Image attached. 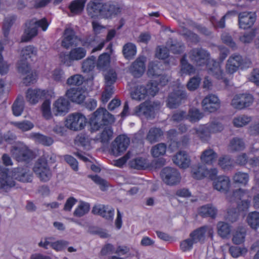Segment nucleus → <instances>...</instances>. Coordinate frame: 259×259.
I'll list each match as a JSON object with an SVG mask.
<instances>
[{
  "instance_id": "f257e3e1",
  "label": "nucleus",
  "mask_w": 259,
  "mask_h": 259,
  "mask_svg": "<svg viewBox=\"0 0 259 259\" xmlns=\"http://www.w3.org/2000/svg\"><path fill=\"white\" fill-rule=\"evenodd\" d=\"M188 58L196 66L206 65L208 73L216 78L222 80L226 85L228 80L224 77V73L222 69L220 63L210 59V54L206 50L199 48L191 50L188 53Z\"/></svg>"
},
{
  "instance_id": "f03ea898",
  "label": "nucleus",
  "mask_w": 259,
  "mask_h": 259,
  "mask_svg": "<svg viewBox=\"0 0 259 259\" xmlns=\"http://www.w3.org/2000/svg\"><path fill=\"white\" fill-rule=\"evenodd\" d=\"M37 54V50L32 46H28L24 48L21 52L22 60L18 64V70L19 73L25 75L23 82L28 85L33 83L36 79V73L33 72L27 62L23 60H28L35 57Z\"/></svg>"
},
{
  "instance_id": "7ed1b4c3",
  "label": "nucleus",
  "mask_w": 259,
  "mask_h": 259,
  "mask_svg": "<svg viewBox=\"0 0 259 259\" xmlns=\"http://www.w3.org/2000/svg\"><path fill=\"white\" fill-rule=\"evenodd\" d=\"M15 180L24 182L28 183L32 181L33 175L31 171L27 167H19L14 169L12 177L6 171L0 175V189L8 190L15 186Z\"/></svg>"
},
{
  "instance_id": "20e7f679",
  "label": "nucleus",
  "mask_w": 259,
  "mask_h": 259,
  "mask_svg": "<svg viewBox=\"0 0 259 259\" xmlns=\"http://www.w3.org/2000/svg\"><path fill=\"white\" fill-rule=\"evenodd\" d=\"M114 116L105 108H98L92 115L90 122L92 132L98 131L102 126L114 122Z\"/></svg>"
},
{
  "instance_id": "39448f33",
  "label": "nucleus",
  "mask_w": 259,
  "mask_h": 259,
  "mask_svg": "<svg viewBox=\"0 0 259 259\" xmlns=\"http://www.w3.org/2000/svg\"><path fill=\"white\" fill-rule=\"evenodd\" d=\"M49 23L45 18L40 20L32 19L26 23V29L22 37L23 41H27L37 34V28L40 27L44 31L47 30Z\"/></svg>"
},
{
  "instance_id": "423d86ee",
  "label": "nucleus",
  "mask_w": 259,
  "mask_h": 259,
  "mask_svg": "<svg viewBox=\"0 0 259 259\" xmlns=\"http://www.w3.org/2000/svg\"><path fill=\"white\" fill-rule=\"evenodd\" d=\"M33 171L38 180L44 183L48 182L53 177V171L48 162L43 159H38L35 162Z\"/></svg>"
},
{
  "instance_id": "0eeeda50",
  "label": "nucleus",
  "mask_w": 259,
  "mask_h": 259,
  "mask_svg": "<svg viewBox=\"0 0 259 259\" xmlns=\"http://www.w3.org/2000/svg\"><path fill=\"white\" fill-rule=\"evenodd\" d=\"M87 119L81 113L75 112L68 115L65 120V126L73 131L83 130L87 124Z\"/></svg>"
},
{
  "instance_id": "6e6552de",
  "label": "nucleus",
  "mask_w": 259,
  "mask_h": 259,
  "mask_svg": "<svg viewBox=\"0 0 259 259\" xmlns=\"http://www.w3.org/2000/svg\"><path fill=\"white\" fill-rule=\"evenodd\" d=\"M250 61L245 60L240 55L234 54L229 57L226 64V71L229 74H233L238 70L248 67Z\"/></svg>"
},
{
  "instance_id": "1a4fd4ad",
  "label": "nucleus",
  "mask_w": 259,
  "mask_h": 259,
  "mask_svg": "<svg viewBox=\"0 0 259 259\" xmlns=\"http://www.w3.org/2000/svg\"><path fill=\"white\" fill-rule=\"evenodd\" d=\"M213 235L212 227L210 226H204L192 231L190 234V237L192 238L196 244H201L205 242L207 238H212Z\"/></svg>"
},
{
  "instance_id": "9d476101",
  "label": "nucleus",
  "mask_w": 259,
  "mask_h": 259,
  "mask_svg": "<svg viewBox=\"0 0 259 259\" xmlns=\"http://www.w3.org/2000/svg\"><path fill=\"white\" fill-rule=\"evenodd\" d=\"M81 38L76 35L74 30L70 27H66L63 32L61 46L66 49L78 45Z\"/></svg>"
},
{
  "instance_id": "9b49d317",
  "label": "nucleus",
  "mask_w": 259,
  "mask_h": 259,
  "mask_svg": "<svg viewBox=\"0 0 259 259\" xmlns=\"http://www.w3.org/2000/svg\"><path fill=\"white\" fill-rule=\"evenodd\" d=\"M160 175L163 181L168 185L177 184L181 179L179 171L176 168L169 167L163 168Z\"/></svg>"
},
{
  "instance_id": "f8f14e48",
  "label": "nucleus",
  "mask_w": 259,
  "mask_h": 259,
  "mask_svg": "<svg viewBox=\"0 0 259 259\" xmlns=\"http://www.w3.org/2000/svg\"><path fill=\"white\" fill-rule=\"evenodd\" d=\"M130 143V139L125 135L118 136L112 143L111 153L116 156L120 155L127 149Z\"/></svg>"
},
{
  "instance_id": "ddd939ff",
  "label": "nucleus",
  "mask_w": 259,
  "mask_h": 259,
  "mask_svg": "<svg viewBox=\"0 0 259 259\" xmlns=\"http://www.w3.org/2000/svg\"><path fill=\"white\" fill-rule=\"evenodd\" d=\"M105 2L103 0H91L87 4L88 15L92 18L103 16Z\"/></svg>"
},
{
  "instance_id": "4468645a",
  "label": "nucleus",
  "mask_w": 259,
  "mask_h": 259,
  "mask_svg": "<svg viewBox=\"0 0 259 259\" xmlns=\"http://www.w3.org/2000/svg\"><path fill=\"white\" fill-rule=\"evenodd\" d=\"M13 156L18 161H26L32 156V153L28 147L23 144H18L11 149Z\"/></svg>"
},
{
  "instance_id": "2eb2a0df",
  "label": "nucleus",
  "mask_w": 259,
  "mask_h": 259,
  "mask_svg": "<svg viewBox=\"0 0 259 259\" xmlns=\"http://www.w3.org/2000/svg\"><path fill=\"white\" fill-rule=\"evenodd\" d=\"M253 102V98L250 94H241L235 95L231 101L232 106L236 109L241 110L249 107Z\"/></svg>"
},
{
  "instance_id": "dca6fc26",
  "label": "nucleus",
  "mask_w": 259,
  "mask_h": 259,
  "mask_svg": "<svg viewBox=\"0 0 259 259\" xmlns=\"http://www.w3.org/2000/svg\"><path fill=\"white\" fill-rule=\"evenodd\" d=\"M201 104L204 111L214 112L220 108L221 103L217 96L210 94L203 99Z\"/></svg>"
},
{
  "instance_id": "f3484780",
  "label": "nucleus",
  "mask_w": 259,
  "mask_h": 259,
  "mask_svg": "<svg viewBox=\"0 0 259 259\" xmlns=\"http://www.w3.org/2000/svg\"><path fill=\"white\" fill-rule=\"evenodd\" d=\"M146 59L144 57H139L128 67V72L135 77H141L145 71Z\"/></svg>"
},
{
  "instance_id": "a211bd4d",
  "label": "nucleus",
  "mask_w": 259,
  "mask_h": 259,
  "mask_svg": "<svg viewBox=\"0 0 259 259\" xmlns=\"http://www.w3.org/2000/svg\"><path fill=\"white\" fill-rule=\"evenodd\" d=\"M186 97V94L184 91L181 89L175 90L169 95L167 106L171 109L176 108Z\"/></svg>"
},
{
  "instance_id": "6ab92c4d",
  "label": "nucleus",
  "mask_w": 259,
  "mask_h": 259,
  "mask_svg": "<svg viewBox=\"0 0 259 259\" xmlns=\"http://www.w3.org/2000/svg\"><path fill=\"white\" fill-rule=\"evenodd\" d=\"M213 188L221 192L227 193L230 187V180L226 176H220L213 182Z\"/></svg>"
},
{
  "instance_id": "aec40b11",
  "label": "nucleus",
  "mask_w": 259,
  "mask_h": 259,
  "mask_svg": "<svg viewBox=\"0 0 259 259\" xmlns=\"http://www.w3.org/2000/svg\"><path fill=\"white\" fill-rule=\"evenodd\" d=\"M47 93L45 90L29 89L26 93V99L30 104H36L39 100L46 97Z\"/></svg>"
},
{
  "instance_id": "412c9836",
  "label": "nucleus",
  "mask_w": 259,
  "mask_h": 259,
  "mask_svg": "<svg viewBox=\"0 0 259 259\" xmlns=\"http://www.w3.org/2000/svg\"><path fill=\"white\" fill-rule=\"evenodd\" d=\"M239 24L242 29L250 28L256 20L255 13L251 12H242L239 14Z\"/></svg>"
},
{
  "instance_id": "4be33fe9",
  "label": "nucleus",
  "mask_w": 259,
  "mask_h": 259,
  "mask_svg": "<svg viewBox=\"0 0 259 259\" xmlns=\"http://www.w3.org/2000/svg\"><path fill=\"white\" fill-rule=\"evenodd\" d=\"M69 107V101L63 97H60L54 103L53 111L56 115H60L67 113Z\"/></svg>"
},
{
  "instance_id": "5701e85b",
  "label": "nucleus",
  "mask_w": 259,
  "mask_h": 259,
  "mask_svg": "<svg viewBox=\"0 0 259 259\" xmlns=\"http://www.w3.org/2000/svg\"><path fill=\"white\" fill-rule=\"evenodd\" d=\"M135 114L139 116H144L147 118L151 117L154 114V107L148 102H145L136 107Z\"/></svg>"
},
{
  "instance_id": "b1692460",
  "label": "nucleus",
  "mask_w": 259,
  "mask_h": 259,
  "mask_svg": "<svg viewBox=\"0 0 259 259\" xmlns=\"http://www.w3.org/2000/svg\"><path fill=\"white\" fill-rule=\"evenodd\" d=\"M120 12L121 9L117 5L111 2H105L102 18H111L119 14Z\"/></svg>"
},
{
  "instance_id": "393cba45",
  "label": "nucleus",
  "mask_w": 259,
  "mask_h": 259,
  "mask_svg": "<svg viewBox=\"0 0 259 259\" xmlns=\"http://www.w3.org/2000/svg\"><path fill=\"white\" fill-rule=\"evenodd\" d=\"M192 134H195L203 142H208L211 138V133L206 124H201L191 130Z\"/></svg>"
},
{
  "instance_id": "a878e982",
  "label": "nucleus",
  "mask_w": 259,
  "mask_h": 259,
  "mask_svg": "<svg viewBox=\"0 0 259 259\" xmlns=\"http://www.w3.org/2000/svg\"><path fill=\"white\" fill-rule=\"evenodd\" d=\"M174 162L182 168H188L191 163L190 157L186 152L180 151L172 158Z\"/></svg>"
},
{
  "instance_id": "bb28decb",
  "label": "nucleus",
  "mask_w": 259,
  "mask_h": 259,
  "mask_svg": "<svg viewBox=\"0 0 259 259\" xmlns=\"http://www.w3.org/2000/svg\"><path fill=\"white\" fill-rule=\"evenodd\" d=\"M251 198V193L249 191L241 188L234 191L232 194H228L226 196L227 199L230 202L241 199L244 200Z\"/></svg>"
},
{
  "instance_id": "cd10ccee",
  "label": "nucleus",
  "mask_w": 259,
  "mask_h": 259,
  "mask_svg": "<svg viewBox=\"0 0 259 259\" xmlns=\"http://www.w3.org/2000/svg\"><path fill=\"white\" fill-rule=\"evenodd\" d=\"M66 97L72 102L78 104L82 103L85 99L84 93L78 88H70L65 94Z\"/></svg>"
},
{
  "instance_id": "c85d7f7f",
  "label": "nucleus",
  "mask_w": 259,
  "mask_h": 259,
  "mask_svg": "<svg viewBox=\"0 0 259 259\" xmlns=\"http://www.w3.org/2000/svg\"><path fill=\"white\" fill-rule=\"evenodd\" d=\"M218 154L211 148H208L202 152L200 158L203 163L211 165L216 161Z\"/></svg>"
},
{
  "instance_id": "c756f323",
  "label": "nucleus",
  "mask_w": 259,
  "mask_h": 259,
  "mask_svg": "<svg viewBox=\"0 0 259 259\" xmlns=\"http://www.w3.org/2000/svg\"><path fill=\"white\" fill-rule=\"evenodd\" d=\"M196 68L189 63L187 60L186 55L183 56L181 60V69L179 74L181 76L191 75L195 74Z\"/></svg>"
},
{
  "instance_id": "7c9ffc66",
  "label": "nucleus",
  "mask_w": 259,
  "mask_h": 259,
  "mask_svg": "<svg viewBox=\"0 0 259 259\" xmlns=\"http://www.w3.org/2000/svg\"><path fill=\"white\" fill-rule=\"evenodd\" d=\"M246 234V229L239 227L235 229L233 233L232 241L234 244H240L244 242Z\"/></svg>"
},
{
  "instance_id": "2f4dec72",
  "label": "nucleus",
  "mask_w": 259,
  "mask_h": 259,
  "mask_svg": "<svg viewBox=\"0 0 259 259\" xmlns=\"http://www.w3.org/2000/svg\"><path fill=\"white\" fill-rule=\"evenodd\" d=\"M245 148L243 140L238 137L232 138L228 145V150L231 152H237L243 150Z\"/></svg>"
},
{
  "instance_id": "473e14b6",
  "label": "nucleus",
  "mask_w": 259,
  "mask_h": 259,
  "mask_svg": "<svg viewBox=\"0 0 259 259\" xmlns=\"http://www.w3.org/2000/svg\"><path fill=\"white\" fill-rule=\"evenodd\" d=\"M179 26L181 28L180 32L182 35L185 36L188 39L192 42L197 43L199 41V37L197 34L188 30L185 28V22L180 21Z\"/></svg>"
},
{
  "instance_id": "72a5a7b5",
  "label": "nucleus",
  "mask_w": 259,
  "mask_h": 259,
  "mask_svg": "<svg viewBox=\"0 0 259 259\" xmlns=\"http://www.w3.org/2000/svg\"><path fill=\"white\" fill-rule=\"evenodd\" d=\"M218 212L217 208L212 204H208L201 206L199 209L200 214L204 217L214 218Z\"/></svg>"
},
{
  "instance_id": "f704fd0d",
  "label": "nucleus",
  "mask_w": 259,
  "mask_h": 259,
  "mask_svg": "<svg viewBox=\"0 0 259 259\" xmlns=\"http://www.w3.org/2000/svg\"><path fill=\"white\" fill-rule=\"evenodd\" d=\"M252 120L251 116L241 114L235 116L232 121L234 126L236 127H241L248 124Z\"/></svg>"
},
{
  "instance_id": "c9c22d12",
  "label": "nucleus",
  "mask_w": 259,
  "mask_h": 259,
  "mask_svg": "<svg viewBox=\"0 0 259 259\" xmlns=\"http://www.w3.org/2000/svg\"><path fill=\"white\" fill-rule=\"evenodd\" d=\"M249 176L246 172L238 171L236 172L233 177V183L241 186H246L249 181Z\"/></svg>"
},
{
  "instance_id": "e433bc0d",
  "label": "nucleus",
  "mask_w": 259,
  "mask_h": 259,
  "mask_svg": "<svg viewBox=\"0 0 259 259\" xmlns=\"http://www.w3.org/2000/svg\"><path fill=\"white\" fill-rule=\"evenodd\" d=\"M124 57L128 60L132 59L136 54L137 48L135 44L128 42L125 44L122 49Z\"/></svg>"
},
{
  "instance_id": "4c0bfd02",
  "label": "nucleus",
  "mask_w": 259,
  "mask_h": 259,
  "mask_svg": "<svg viewBox=\"0 0 259 259\" xmlns=\"http://www.w3.org/2000/svg\"><path fill=\"white\" fill-rule=\"evenodd\" d=\"M90 209V205L89 203L80 201L73 212V215L78 218L82 217L87 214Z\"/></svg>"
},
{
  "instance_id": "58836bf2",
  "label": "nucleus",
  "mask_w": 259,
  "mask_h": 259,
  "mask_svg": "<svg viewBox=\"0 0 259 259\" xmlns=\"http://www.w3.org/2000/svg\"><path fill=\"white\" fill-rule=\"evenodd\" d=\"M160 62L157 61L151 62L148 65L147 74L149 76H159L163 68Z\"/></svg>"
},
{
  "instance_id": "ea45409f",
  "label": "nucleus",
  "mask_w": 259,
  "mask_h": 259,
  "mask_svg": "<svg viewBox=\"0 0 259 259\" xmlns=\"http://www.w3.org/2000/svg\"><path fill=\"white\" fill-rule=\"evenodd\" d=\"M131 97L133 99L139 101L145 99L147 97V92L145 89V86L138 85L135 90L131 93Z\"/></svg>"
},
{
  "instance_id": "a19ab883",
  "label": "nucleus",
  "mask_w": 259,
  "mask_h": 259,
  "mask_svg": "<svg viewBox=\"0 0 259 259\" xmlns=\"http://www.w3.org/2000/svg\"><path fill=\"white\" fill-rule=\"evenodd\" d=\"M217 231L222 238H226L231 232V226L227 223L220 222L217 224Z\"/></svg>"
},
{
  "instance_id": "79ce46f5",
  "label": "nucleus",
  "mask_w": 259,
  "mask_h": 259,
  "mask_svg": "<svg viewBox=\"0 0 259 259\" xmlns=\"http://www.w3.org/2000/svg\"><path fill=\"white\" fill-rule=\"evenodd\" d=\"M206 166L198 164L192 168V175L194 178L201 180L205 177Z\"/></svg>"
},
{
  "instance_id": "37998d69",
  "label": "nucleus",
  "mask_w": 259,
  "mask_h": 259,
  "mask_svg": "<svg viewBox=\"0 0 259 259\" xmlns=\"http://www.w3.org/2000/svg\"><path fill=\"white\" fill-rule=\"evenodd\" d=\"M87 55L86 50L82 47H76L70 51V58L73 61L80 60Z\"/></svg>"
},
{
  "instance_id": "c03bdc74",
  "label": "nucleus",
  "mask_w": 259,
  "mask_h": 259,
  "mask_svg": "<svg viewBox=\"0 0 259 259\" xmlns=\"http://www.w3.org/2000/svg\"><path fill=\"white\" fill-rule=\"evenodd\" d=\"M166 46L170 48V51L174 54H180L184 49V45L182 42H178L176 40H173L171 38L167 41Z\"/></svg>"
},
{
  "instance_id": "a18cd8bd",
  "label": "nucleus",
  "mask_w": 259,
  "mask_h": 259,
  "mask_svg": "<svg viewBox=\"0 0 259 259\" xmlns=\"http://www.w3.org/2000/svg\"><path fill=\"white\" fill-rule=\"evenodd\" d=\"M96 65V57L92 56L88 57L82 63V70L84 72H89L94 69Z\"/></svg>"
},
{
  "instance_id": "49530a36",
  "label": "nucleus",
  "mask_w": 259,
  "mask_h": 259,
  "mask_svg": "<svg viewBox=\"0 0 259 259\" xmlns=\"http://www.w3.org/2000/svg\"><path fill=\"white\" fill-rule=\"evenodd\" d=\"M24 103L22 97H18L12 106V111L15 116H20L23 111Z\"/></svg>"
},
{
  "instance_id": "de8ad7c7",
  "label": "nucleus",
  "mask_w": 259,
  "mask_h": 259,
  "mask_svg": "<svg viewBox=\"0 0 259 259\" xmlns=\"http://www.w3.org/2000/svg\"><path fill=\"white\" fill-rule=\"evenodd\" d=\"M11 124L22 132L31 130L34 127L33 123L30 121L25 120L21 121L11 122Z\"/></svg>"
},
{
  "instance_id": "09e8293b",
  "label": "nucleus",
  "mask_w": 259,
  "mask_h": 259,
  "mask_svg": "<svg viewBox=\"0 0 259 259\" xmlns=\"http://www.w3.org/2000/svg\"><path fill=\"white\" fill-rule=\"evenodd\" d=\"M113 132L110 126L105 127L99 136V139L104 144H107L113 138Z\"/></svg>"
},
{
  "instance_id": "8fccbe9b",
  "label": "nucleus",
  "mask_w": 259,
  "mask_h": 259,
  "mask_svg": "<svg viewBox=\"0 0 259 259\" xmlns=\"http://www.w3.org/2000/svg\"><path fill=\"white\" fill-rule=\"evenodd\" d=\"M32 137L36 142L47 146L51 145L54 142L53 140L51 137H47L38 133L32 134Z\"/></svg>"
},
{
  "instance_id": "3c124183",
  "label": "nucleus",
  "mask_w": 259,
  "mask_h": 259,
  "mask_svg": "<svg viewBox=\"0 0 259 259\" xmlns=\"http://www.w3.org/2000/svg\"><path fill=\"white\" fill-rule=\"evenodd\" d=\"M248 224L252 229L259 227V212L253 211L249 213L246 219Z\"/></svg>"
},
{
  "instance_id": "603ef678",
  "label": "nucleus",
  "mask_w": 259,
  "mask_h": 259,
  "mask_svg": "<svg viewBox=\"0 0 259 259\" xmlns=\"http://www.w3.org/2000/svg\"><path fill=\"white\" fill-rule=\"evenodd\" d=\"M203 117V114L196 108H192L189 110L187 118L191 122H196Z\"/></svg>"
},
{
  "instance_id": "864d4df0",
  "label": "nucleus",
  "mask_w": 259,
  "mask_h": 259,
  "mask_svg": "<svg viewBox=\"0 0 259 259\" xmlns=\"http://www.w3.org/2000/svg\"><path fill=\"white\" fill-rule=\"evenodd\" d=\"M109 55L107 53H103L99 57L96 66L98 69L103 70L109 65Z\"/></svg>"
},
{
  "instance_id": "5fc2aeb1",
  "label": "nucleus",
  "mask_w": 259,
  "mask_h": 259,
  "mask_svg": "<svg viewBox=\"0 0 259 259\" xmlns=\"http://www.w3.org/2000/svg\"><path fill=\"white\" fill-rule=\"evenodd\" d=\"M16 17L14 15L7 17L4 20L3 30L4 35L7 37L9 34L10 28L16 20Z\"/></svg>"
},
{
  "instance_id": "6e6d98bb",
  "label": "nucleus",
  "mask_w": 259,
  "mask_h": 259,
  "mask_svg": "<svg viewBox=\"0 0 259 259\" xmlns=\"http://www.w3.org/2000/svg\"><path fill=\"white\" fill-rule=\"evenodd\" d=\"M166 150V145L164 143L158 144L152 147L151 150L152 156L154 157L163 155Z\"/></svg>"
},
{
  "instance_id": "4d7b16f0",
  "label": "nucleus",
  "mask_w": 259,
  "mask_h": 259,
  "mask_svg": "<svg viewBox=\"0 0 259 259\" xmlns=\"http://www.w3.org/2000/svg\"><path fill=\"white\" fill-rule=\"evenodd\" d=\"M85 3V0H76L71 3L69 8L72 13L78 14L82 12Z\"/></svg>"
},
{
  "instance_id": "13d9d810",
  "label": "nucleus",
  "mask_w": 259,
  "mask_h": 259,
  "mask_svg": "<svg viewBox=\"0 0 259 259\" xmlns=\"http://www.w3.org/2000/svg\"><path fill=\"white\" fill-rule=\"evenodd\" d=\"M105 87H113L112 84L116 81L117 74L113 70H110L104 75Z\"/></svg>"
},
{
  "instance_id": "bf43d9fd",
  "label": "nucleus",
  "mask_w": 259,
  "mask_h": 259,
  "mask_svg": "<svg viewBox=\"0 0 259 259\" xmlns=\"http://www.w3.org/2000/svg\"><path fill=\"white\" fill-rule=\"evenodd\" d=\"M206 125L208 126L211 134L221 132L224 130L223 125L216 120L206 123Z\"/></svg>"
},
{
  "instance_id": "052dcab7",
  "label": "nucleus",
  "mask_w": 259,
  "mask_h": 259,
  "mask_svg": "<svg viewBox=\"0 0 259 259\" xmlns=\"http://www.w3.org/2000/svg\"><path fill=\"white\" fill-rule=\"evenodd\" d=\"M130 165L132 167L137 169H143L148 166L146 159L141 157H138L131 160Z\"/></svg>"
},
{
  "instance_id": "680f3d73",
  "label": "nucleus",
  "mask_w": 259,
  "mask_h": 259,
  "mask_svg": "<svg viewBox=\"0 0 259 259\" xmlns=\"http://www.w3.org/2000/svg\"><path fill=\"white\" fill-rule=\"evenodd\" d=\"M162 134V131L160 128H152L150 130L147 138L151 143L155 142Z\"/></svg>"
},
{
  "instance_id": "e2e57ef3",
  "label": "nucleus",
  "mask_w": 259,
  "mask_h": 259,
  "mask_svg": "<svg viewBox=\"0 0 259 259\" xmlns=\"http://www.w3.org/2000/svg\"><path fill=\"white\" fill-rule=\"evenodd\" d=\"M195 244L192 238L189 236L181 242L180 249L183 252L189 251L192 249L193 245Z\"/></svg>"
},
{
  "instance_id": "0e129e2a",
  "label": "nucleus",
  "mask_w": 259,
  "mask_h": 259,
  "mask_svg": "<svg viewBox=\"0 0 259 259\" xmlns=\"http://www.w3.org/2000/svg\"><path fill=\"white\" fill-rule=\"evenodd\" d=\"M69 244V242L63 240H58L53 241L52 248L56 251H61L63 250Z\"/></svg>"
},
{
  "instance_id": "69168bd1",
  "label": "nucleus",
  "mask_w": 259,
  "mask_h": 259,
  "mask_svg": "<svg viewBox=\"0 0 259 259\" xmlns=\"http://www.w3.org/2000/svg\"><path fill=\"white\" fill-rule=\"evenodd\" d=\"M229 252L233 257L237 258L239 256L245 254L247 252V249L245 247L231 246L230 247Z\"/></svg>"
},
{
  "instance_id": "338daca9",
  "label": "nucleus",
  "mask_w": 259,
  "mask_h": 259,
  "mask_svg": "<svg viewBox=\"0 0 259 259\" xmlns=\"http://www.w3.org/2000/svg\"><path fill=\"white\" fill-rule=\"evenodd\" d=\"M96 184L100 186V189L102 191H105L108 188L109 185L108 182L104 179H102L100 177L97 175L95 176H89Z\"/></svg>"
},
{
  "instance_id": "774afa93",
  "label": "nucleus",
  "mask_w": 259,
  "mask_h": 259,
  "mask_svg": "<svg viewBox=\"0 0 259 259\" xmlns=\"http://www.w3.org/2000/svg\"><path fill=\"white\" fill-rule=\"evenodd\" d=\"M83 81L84 78L81 75L75 74L69 77L66 83L69 85H79L83 83Z\"/></svg>"
}]
</instances>
